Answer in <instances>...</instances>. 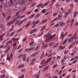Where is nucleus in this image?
<instances>
[{
    "label": "nucleus",
    "mask_w": 78,
    "mask_h": 78,
    "mask_svg": "<svg viewBox=\"0 0 78 78\" xmlns=\"http://www.w3.org/2000/svg\"><path fill=\"white\" fill-rule=\"evenodd\" d=\"M13 55L12 53L10 54V55H9V53H8L7 54V57L6 59L7 61H11L12 59V56Z\"/></svg>",
    "instance_id": "obj_1"
},
{
    "label": "nucleus",
    "mask_w": 78,
    "mask_h": 78,
    "mask_svg": "<svg viewBox=\"0 0 78 78\" xmlns=\"http://www.w3.org/2000/svg\"><path fill=\"white\" fill-rule=\"evenodd\" d=\"M49 3V1H48L46 2L43 5H42V3L40 4L39 5H38L37 6V8H39L40 6H41V8H42L44 7V6H47L48 5Z\"/></svg>",
    "instance_id": "obj_2"
},
{
    "label": "nucleus",
    "mask_w": 78,
    "mask_h": 78,
    "mask_svg": "<svg viewBox=\"0 0 78 78\" xmlns=\"http://www.w3.org/2000/svg\"><path fill=\"white\" fill-rule=\"evenodd\" d=\"M44 38H46V40L47 42H49L51 41V38L50 37V35L49 34L48 35H45Z\"/></svg>",
    "instance_id": "obj_3"
},
{
    "label": "nucleus",
    "mask_w": 78,
    "mask_h": 78,
    "mask_svg": "<svg viewBox=\"0 0 78 78\" xmlns=\"http://www.w3.org/2000/svg\"><path fill=\"white\" fill-rule=\"evenodd\" d=\"M67 32H66L65 34H64V33L62 32L61 33L60 35L61 39H62L64 38V37H66V35H67Z\"/></svg>",
    "instance_id": "obj_4"
},
{
    "label": "nucleus",
    "mask_w": 78,
    "mask_h": 78,
    "mask_svg": "<svg viewBox=\"0 0 78 78\" xmlns=\"http://www.w3.org/2000/svg\"><path fill=\"white\" fill-rule=\"evenodd\" d=\"M45 60H43L41 62V65H43V66H45L47 65V62H45Z\"/></svg>",
    "instance_id": "obj_5"
},
{
    "label": "nucleus",
    "mask_w": 78,
    "mask_h": 78,
    "mask_svg": "<svg viewBox=\"0 0 78 78\" xmlns=\"http://www.w3.org/2000/svg\"><path fill=\"white\" fill-rule=\"evenodd\" d=\"M18 3L20 4H21V5H25V0H18Z\"/></svg>",
    "instance_id": "obj_6"
},
{
    "label": "nucleus",
    "mask_w": 78,
    "mask_h": 78,
    "mask_svg": "<svg viewBox=\"0 0 78 78\" xmlns=\"http://www.w3.org/2000/svg\"><path fill=\"white\" fill-rule=\"evenodd\" d=\"M12 43V40H10V41H8L6 43V45L3 48H6V47H8V46H8V44H10V43Z\"/></svg>",
    "instance_id": "obj_7"
},
{
    "label": "nucleus",
    "mask_w": 78,
    "mask_h": 78,
    "mask_svg": "<svg viewBox=\"0 0 78 78\" xmlns=\"http://www.w3.org/2000/svg\"><path fill=\"white\" fill-rule=\"evenodd\" d=\"M5 35V33H3L1 34L0 36V41H2L3 40V37H4Z\"/></svg>",
    "instance_id": "obj_8"
},
{
    "label": "nucleus",
    "mask_w": 78,
    "mask_h": 78,
    "mask_svg": "<svg viewBox=\"0 0 78 78\" xmlns=\"http://www.w3.org/2000/svg\"><path fill=\"white\" fill-rule=\"evenodd\" d=\"M39 75L38 74H34L32 76V78H39Z\"/></svg>",
    "instance_id": "obj_9"
},
{
    "label": "nucleus",
    "mask_w": 78,
    "mask_h": 78,
    "mask_svg": "<svg viewBox=\"0 0 78 78\" xmlns=\"http://www.w3.org/2000/svg\"><path fill=\"white\" fill-rule=\"evenodd\" d=\"M65 25H66L65 23H64L63 22H62L60 23V27H64Z\"/></svg>",
    "instance_id": "obj_10"
},
{
    "label": "nucleus",
    "mask_w": 78,
    "mask_h": 78,
    "mask_svg": "<svg viewBox=\"0 0 78 78\" xmlns=\"http://www.w3.org/2000/svg\"><path fill=\"white\" fill-rule=\"evenodd\" d=\"M22 59L23 61H25L26 59H27V58H26V56H25V55H23L22 58Z\"/></svg>",
    "instance_id": "obj_11"
},
{
    "label": "nucleus",
    "mask_w": 78,
    "mask_h": 78,
    "mask_svg": "<svg viewBox=\"0 0 78 78\" xmlns=\"http://www.w3.org/2000/svg\"><path fill=\"white\" fill-rule=\"evenodd\" d=\"M40 22V21L39 20L37 21H34L31 24L32 25H33L34 23H35V24H36V25H37V24L39 23Z\"/></svg>",
    "instance_id": "obj_12"
},
{
    "label": "nucleus",
    "mask_w": 78,
    "mask_h": 78,
    "mask_svg": "<svg viewBox=\"0 0 78 78\" xmlns=\"http://www.w3.org/2000/svg\"><path fill=\"white\" fill-rule=\"evenodd\" d=\"M20 20H18L15 23L16 25H18V26H20L21 25H20Z\"/></svg>",
    "instance_id": "obj_13"
},
{
    "label": "nucleus",
    "mask_w": 78,
    "mask_h": 78,
    "mask_svg": "<svg viewBox=\"0 0 78 78\" xmlns=\"http://www.w3.org/2000/svg\"><path fill=\"white\" fill-rule=\"evenodd\" d=\"M31 24V22L29 21V22L27 23L25 26V28H27V27H28L30 25V24Z\"/></svg>",
    "instance_id": "obj_14"
},
{
    "label": "nucleus",
    "mask_w": 78,
    "mask_h": 78,
    "mask_svg": "<svg viewBox=\"0 0 78 78\" xmlns=\"http://www.w3.org/2000/svg\"><path fill=\"white\" fill-rule=\"evenodd\" d=\"M27 19H25L21 21L20 23V25H22V23H24V22H26V21H27Z\"/></svg>",
    "instance_id": "obj_15"
},
{
    "label": "nucleus",
    "mask_w": 78,
    "mask_h": 78,
    "mask_svg": "<svg viewBox=\"0 0 78 78\" xmlns=\"http://www.w3.org/2000/svg\"><path fill=\"white\" fill-rule=\"evenodd\" d=\"M37 31V29H33L30 31V34H32V33H34V32H36Z\"/></svg>",
    "instance_id": "obj_16"
},
{
    "label": "nucleus",
    "mask_w": 78,
    "mask_h": 78,
    "mask_svg": "<svg viewBox=\"0 0 78 78\" xmlns=\"http://www.w3.org/2000/svg\"><path fill=\"white\" fill-rule=\"evenodd\" d=\"M35 44H36L34 43V42H32L29 44V45H30V47H31L32 46H34Z\"/></svg>",
    "instance_id": "obj_17"
},
{
    "label": "nucleus",
    "mask_w": 78,
    "mask_h": 78,
    "mask_svg": "<svg viewBox=\"0 0 78 78\" xmlns=\"http://www.w3.org/2000/svg\"><path fill=\"white\" fill-rule=\"evenodd\" d=\"M72 9H69L68 10V12L69 14H71L72 13Z\"/></svg>",
    "instance_id": "obj_18"
},
{
    "label": "nucleus",
    "mask_w": 78,
    "mask_h": 78,
    "mask_svg": "<svg viewBox=\"0 0 78 78\" xmlns=\"http://www.w3.org/2000/svg\"><path fill=\"white\" fill-rule=\"evenodd\" d=\"M51 59H52V58L51 57V58H49L46 61V62L47 63H48L51 60Z\"/></svg>",
    "instance_id": "obj_19"
},
{
    "label": "nucleus",
    "mask_w": 78,
    "mask_h": 78,
    "mask_svg": "<svg viewBox=\"0 0 78 78\" xmlns=\"http://www.w3.org/2000/svg\"><path fill=\"white\" fill-rule=\"evenodd\" d=\"M9 49H10V46H8L7 48L6 49L5 51V53H7L8 52V51L9 50Z\"/></svg>",
    "instance_id": "obj_20"
},
{
    "label": "nucleus",
    "mask_w": 78,
    "mask_h": 78,
    "mask_svg": "<svg viewBox=\"0 0 78 78\" xmlns=\"http://www.w3.org/2000/svg\"><path fill=\"white\" fill-rule=\"evenodd\" d=\"M49 67V66H47L45 68H44L42 72H45V71H46V70L48 69V68Z\"/></svg>",
    "instance_id": "obj_21"
},
{
    "label": "nucleus",
    "mask_w": 78,
    "mask_h": 78,
    "mask_svg": "<svg viewBox=\"0 0 78 78\" xmlns=\"http://www.w3.org/2000/svg\"><path fill=\"white\" fill-rule=\"evenodd\" d=\"M24 65H19L18 66L17 68V69H20V68H22V67H24Z\"/></svg>",
    "instance_id": "obj_22"
},
{
    "label": "nucleus",
    "mask_w": 78,
    "mask_h": 78,
    "mask_svg": "<svg viewBox=\"0 0 78 78\" xmlns=\"http://www.w3.org/2000/svg\"><path fill=\"white\" fill-rule=\"evenodd\" d=\"M77 39V37L76 36V34H75L73 35V37L72 38V39Z\"/></svg>",
    "instance_id": "obj_23"
},
{
    "label": "nucleus",
    "mask_w": 78,
    "mask_h": 78,
    "mask_svg": "<svg viewBox=\"0 0 78 78\" xmlns=\"http://www.w3.org/2000/svg\"><path fill=\"white\" fill-rule=\"evenodd\" d=\"M37 55V53H35L33 54H32L30 56V57H33Z\"/></svg>",
    "instance_id": "obj_24"
},
{
    "label": "nucleus",
    "mask_w": 78,
    "mask_h": 78,
    "mask_svg": "<svg viewBox=\"0 0 78 78\" xmlns=\"http://www.w3.org/2000/svg\"><path fill=\"white\" fill-rule=\"evenodd\" d=\"M54 44H55V43L54 42L50 43L49 44V47H52Z\"/></svg>",
    "instance_id": "obj_25"
},
{
    "label": "nucleus",
    "mask_w": 78,
    "mask_h": 78,
    "mask_svg": "<svg viewBox=\"0 0 78 78\" xmlns=\"http://www.w3.org/2000/svg\"><path fill=\"white\" fill-rule=\"evenodd\" d=\"M13 47L17 48V42H16V41L14 43H13Z\"/></svg>",
    "instance_id": "obj_26"
},
{
    "label": "nucleus",
    "mask_w": 78,
    "mask_h": 78,
    "mask_svg": "<svg viewBox=\"0 0 78 78\" xmlns=\"http://www.w3.org/2000/svg\"><path fill=\"white\" fill-rule=\"evenodd\" d=\"M12 23H13V22L11 21L10 22H9V23H7V26H10V25H12Z\"/></svg>",
    "instance_id": "obj_27"
},
{
    "label": "nucleus",
    "mask_w": 78,
    "mask_h": 78,
    "mask_svg": "<svg viewBox=\"0 0 78 78\" xmlns=\"http://www.w3.org/2000/svg\"><path fill=\"white\" fill-rule=\"evenodd\" d=\"M58 44H59V43H57V44H56L55 45H54L53 47V48H56V47H57V46H58Z\"/></svg>",
    "instance_id": "obj_28"
},
{
    "label": "nucleus",
    "mask_w": 78,
    "mask_h": 78,
    "mask_svg": "<svg viewBox=\"0 0 78 78\" xmlns=\"http://www.w3.org/2000/svg\"><path fill=\"white\" fill-rule=\"evenodd\" d=\"M73 22H74V19H73L71 23L70 27H72V26L73 24Z\"/></svg>",
    "instance_id": "obj_29"
},
{
    "label": "nucleus",
    "mask_w": 78,
    "mask_h": 78,
    "mask_svg": "<svg viewBox=\"0 0 78 78\" xmlns=\"http://www.w3.org/2000/svg\"><path fill=\"white\" fill-rule=\"evenodd\" d=\"M45 28H46V26H43L41 29L40 30L41 31H43L44 29Z\"/></svg>",
    "instance_id": "obj_30"
},
{
    "label": "nucleus",
    "mask_w": 78,
    "mask_h": 78,
    "mask_svg": "<svg viewBox=\"0 0 78 78\" xmlns=\"http://www.w3.org/2000/svg\"><path fill=\"white\" fill-rule=\"evenodd\" d=\"M68 40V38H66L65 40L63 42V45H64L65 44H66V43L67 42Z\"/></svg>",
    "instance_id": "obj_31"
},
{
    "label": "nucleus",
    "mask_w": 78,
    "mask_h": 78,
    "mask_svg": "<svg viewBox=\"0 0 78 78\" xmlns=\"http://www.w3.org/2000/svg\"><path fill=\"white\" fill-rule=\"evenodd\" d=\"M20 11H18L15 14V16H17V15H19V14H20Z\"/></svg>",
    "instance_id": "obj_32"
},
{
    "label": "nucleus",
    "mask_w": 78,
    "mask_h": 78,
    "mask_svg": "<svg viewBox=\"0 0 78 78\" xmlns=\"http://www.w3.org/2000/svg\"><path fill=\"white\" fill-rule=\"evenodd\" d=\"M62 15H59L58 16V19L59 20V19H61V18H62Z\"/></svg>",
    "instance_id": "obj_33"
},
{
    "label": "nucleus",
    "mask_w": 78,
    "mask_h": 78,
    "mask_svg": "<svg viewBox=\"0 0 78 78\" xmlns=\"http://www.w3.org/2000/svg\"><path fill=\"white\" fill-rule=\"evenodd\" d=\"M55 36H56V35L55 34L53 35H51V36H50V37H51V39H53V38H54L55 37Z\"/></svg>",
    "instance_id": "obj_34"
},
{
    "label": "nucleus",
    "mask_w": 78,
    "mask_h": 78,
    "mask_svg": "<svg viewBox=\"0 0 78 78\" xmlns=\"http://www.w3.org/2000/svg\"><path fill=\"white\" fill-rule=\"evenodd\" d=\"M44 52H43L42 54L41 55V57H40L41 59H42V58H43V57H44Z\"/></svg>",
    "instance_id": "obj_35"
},
{
    "label": "nucleus",
    "mask_w": 78,
    "mask_h": 78,
    "mask_svg": "<svg viewBox=\"0 0 78 78\" xmlns=\"http://www.w3.org/2000/svg\"><path fill=\"white\" fill-rule=\"evenodd\" d=\"M40 46V44L37 45L35 49V50H37L38 48H39Z\"/></svg>",
    "instance_id": "obj_36"
},
{
    "label": "nucleus",
    "mask_w": 78,
    "mask_h": 78,
    "mask_svg": "<svg viewBox=\"0 0 78 78\" xmlns=\"http://www.w3.org/2000/svg\"><path fill=\"white\" fill-rule=\"evenodd\" d=\"M26 8H27V7H24L23 8V9L21 10V11H23V12H24L25 10H26Z\"/></svg>",
    "instance_id": "obj_37"
},
{
    "label": "nucleus",
    "mask_w": 78,
    "mask_h": 78,
    "mask_svg": "<svg viewBox=\"0 0 78 78\" xmlns=\"http://www.w3.org/2000/svg\"><path fill=\"white\" fill-rule=\"evenodd\" d=\"M22 30H23V28H21L20 29H19L17 30V33H19L20 31H22Z\"/></svg>",
    "instance_id": "obj_38"
},
{
    "label": "nucleus",
    "mask_w": 78,
    "mask_h": 78,
    "mask_svg": "<svg viewBox=\"0 0 78 78\" xmlns=\"http://www.w3.org/2000/svg\"><path fill=\"white\" fill-rule=\"evenodd\" d=\"M15 31H13L10 34L9 36H12V35H13V34L15 33Z\"/></svg>",
    "instance_id": "obj_39"
},
{
    "label": "nucleus",
    "mask_w": 78,
    "mask_h": 78,
    "mask_svg": "<svg viewBox=\"0 0 78 78\" xmlns=\"http://www.w3.org/2000/svg\"><path fill=\"white\" fill-rule=\"evenodd\" d=\"M47 46H48V44H45L43 45V47H44V48H45L46 47H47Z\"/></svg>",
    "instance_id": "obj_40"
},
{
    "label": "nucleus",
    "mask_w": 78,
    "mask_h": 78,
    "mask_svg": "<svg viewBox=\"0 0 78 78\" xmlns=\"http://www.w3.org/2000/svg\"><path fill=\"white\" fill-rule=\"evenodd\" d=\"M34 16H35V15H34V14H33L29 18V19H32V18H33V17H34Z\"/></svg>",
    "instance_id": "obj_41"
},
{
    "label": "nucleus",
    "mask_w": 78,
    "mask_h": 78,
    "mask_svg": "<svg viewBox=\"0 0 78 78\" xmlns=\"http://www.w3.org/2000/svg\"><path fill=\"white\" fill-rule=\"evenodd\" d=\"M76 14H77V13H76V12H75L74 14V18H75L76 17Z\"/></svg>",
    "instance_id": "obj_42"
},
{
    "label": "nucleus",
    "mask_w": 78,
    "mask_h": 78,
    "mask_svg": "<svg viewBox=\"0 0 78 78\" xmlns=\"http://www.w3.org/2000/svg\"><path fill=\"white\" fill-rule=\"evenodd\" d=\"M72 38H70L69 39V40H68V43H70V42H71V41H72Z\"/></svg>",
    "instance_id": "obj_43"
},
{
    "label": "nucleus",
    "mask_w": 78,
    "mask_h": 78,
    "mask_svg": "<svg viewBox=\"0 0 78 78\" xmlns=\"http://www.w3.org/2000/svg\"><path fill=\"white\" fill-rule=\"evenodd\" d=\"M61 50H62V46H59L58 49V50H59V51H60Z\"/></svg>",
    "instance_id": "obj_44"
},
{
    "label": "nucleus",
    "mask_w": 78,
    "mask_h": 78,
    "mask_svg": "<svg viewBox=\"0 0 78 78\" xmlns=\"http://www.w3.org/2000/svg\"><path fill=\"white\" fill-rule=\"evenodd\" d=\"M23 56V55L22 54H20L18 56V58H22V57Z\"/></svg>",
    "instance_id": "obj_45"
},
{
    "label": "nucleus",
    "mask_w": 78,
    "mask_h": 78,
    "mask_svg": "<svg viewBox=\"0 0 78 78\" xmlns=\"http://www.w3.org/2000/svg\"><path fill=\"white\" fill-rule=\"evenodd\" d=\"M21 71L23 72H25L27 71V70H26L25 69H23L21 70Z\"/></svg>",
    "instance_id": "obj_46"
},
{
    "label": "nucleus",
    "mask_w": 78,
    "mask_h": 78,
    "mask_svg": "<svg viewBox=\"0 0 78 78\" xmlns=\"http://www.w3.org/2000/svg\"><path fill=\"white\" fill-rule=\"evenodd\" d=\"M46 11H45V9H43L42 10V13H45Z\"/></svg>",
    "instance_id": "obj_47"
},
{
    "label": "nucleus",
    "mask_w": 78,
    "mask_h": 78,
    "mask_svg": "<svg viewBox=\"0 0 78 78\" xmlns=\"http://www.w3.org/2000/svg\"><path fill=\"white\" fill-rule=\"evenodd\" d=\"M25 17V15H22L20 16V19H22V18H23L24 17Z\"/></svg>",
    "instance_id": "obj_48"
},
{
    "label": "nucleus",
    "mask_w": 78,
    "mask_h": 78,
    "mask_svg": "<svg viewBox=\"0 0 78 78\" xmlns=\"http://www.w3.org/2000/svg\"><path fill=\"white\" fill-rule=\"evenodd\" d=\"M56 20H57V19L55 18L53 20H52L51 21V22H55V21H56Z\"/></svg>",
    "instance_id": "obj_49"
},
{
    "label": "nucleus",
    "mask_w": 78,
    "mask_h": 78,
    "mask_svg": "<svg viewBox=\"0 0 78 78\" xmlns=\"http://www.w3.org/2000/svg\"><path fill=\"white\" fill-rule=\"evenodd\" d=\"M73 47V44H71L69 47V49H70Z\"/></svg>",
    "instance_id": "obj_50"
},
{
    "label": "nucleus",
    "mask_w": 78,
    "mask_h": 78,
    "mask_svg": "<svg viewBox=\"0 0 78 78\" xmlns=\"http://www.w3.org/2000/svg\"><path fill=\"white\" fill-rule=\"evenodd\" d=\"M18 78H24V75H22L21 76L19 77Z\"/></svg>",
    "instance_id": "obj_51"
},
{
    "label": "nucleus",
    "mask_w": 78,
    "mask_h": 78,
    "mask_svg": "<svg viewBox=\"0 0 78 78\" xmlns=\"http://www.w3.org/2000/svg\"><path fill=\"white\" fill-rule=\"evenodd\" d=\"M47 22V20H44L42 21V23H45V22Z\"/></svg>",
    "instance_id": "obj_52"
},
{
    "label": "nucleus",
    "mask_w": 78,
    "mask_h": 78,
    "mask_svg": "<svg viewBox=\"0 0 78 78\" xmlns=\"http://www.w3.org/2000/svg\"><path fill=\"white\" fill-rule=\"evenodd\" d=\"M29 49V51H31V50H33L34 49V47L31 48Z\"/></svg>",
    "instance_id": "obj_53"
},
{
    "label": "nucleus",
    "mask_w": 78,
    "mask_h": 78,
    "mask_svg": "<svg viewBox=\"0 0 78 78\" xmlns=\"http://www.w3.org/2000/svg\"><path fill=\"white\" fill-rule=\"evenodd\" d=\"M25 50L27 52H29V51H30V50H29V49L28 48L26 49H25Z\"/></svg>",
    "instance_id": "obj_54"
},
{
    "label": "nucleus",
    "mask_w": 78,
    "mask_h": 78,
    "mask_svg": "<svg viewBox=\"0 0 78 78\" xmlns=\"http://www.w3.org/2000/svg\"><path fill=\"white\" fill-rule=\"evenodd\" d=\"M44 32L41 33L40 34H39L37 36L38 37H40V36H41L43 34Z\"/></svg>",
    "instance_id": "obj_55"
},
{
    "label": "nucleus",
    "mask_w": 78,
    "mask_h": 78,
    "mask_svg": "<svg viewBox=\"0 0 78 78\" xmlns=\"http://www.w3.org/2000/svg\"><path fill=\"white\" fill-rule=\"evenodd\" d=\"M57 66L58 65H55L54 66H52V68L53 69H54V68H55V67H57Z\"/></svg>",
    "instance_id": "obj_56"
},
{
    "label": "nucleus",
    "mask_w": 78,
    "mask_h": 78,
    "mask_svg": "<svg viewBox=\"0 0 78 78\" xmlns=\"http://www.w3.org/2000/svg\"><path fill=\"white\" fill-rule=\"evenodd\" d=\"M59 24L58 23L55 26H54V27H58L59 26Z\"/></svg>",
    "instance_id": "obj_57"
},
{
    "label": "nucleus",
    "mask_w": 78,
    "mask_h": 78,
    "mask_svg": "<svg viewBox=\"0 0 78 78\" xmlns=\"http://www.w3.org/2000/svg\"><path fill=\"white\" fill-rule=\"evenodd\" d=\"M52 55H53V54L52 53L48 55V57H50Z\"/></svg>",
    "instance_id": "obj_58"
},
{
    "label": "nucleus",
    "mask_w": 78,
    "mask_h": 78,
    "mask_svg": "<svg viewBox=\"0 0 78 78\" xmlns=\"http://www.w3.org/2000/svg\"><path fill=\"white\" fill-rule=\"evenodd\" d=\"M60 58H61V56H58L57 58H56V60H58V59H60Z\"/></svg>",
    "instance_id": "obj_59"
},
{
    "label": "nucleus",
    "mask_w": 78,
    "mask_h": 78,
    "mask_svg": "<svg viewBox=\"0 0 78 78\" xmlns=\"http://www.w3.org/2000/svg\"><path fill=\"white\" fill-rule=\"evenodd\" d=\"M5 76V74H4L3 75H2L0 76V77L2 78H4Z\"/></svg>",
    "instance_id": "obj_60"
},
{
    "label": "nucleus",
    "mask_w": 78,
    "mask_h": 78,
    "mask_svg": "<svg viewBox=\"0 0 78 78\" xmlns=\"http://www.w3.org/2000/svg\"><path fill=\"white\" fill-rule=\"evenodd\" d=\"M41 16L40 14H38L36 15V17L37 18V17H39V16Z\"/></svg>",
    "instance_id": "obj_61"
},
{
    "label": "nucleus",
    "mask_w": 78,
    "mask_h": 78,
    "mask_svg": "<svg viewBox=\"0 0 78 78\" xmlns=\"http://www.w3.org/2000/svg\"><path fill=\"white\" fill-rule=\"evenodd\" d=\"M57 14H58V13H54L53 14V16H56V15H57Z\"/></svg>",
    "instance_id": "obj_62"
},
{
    "label": "nucleus",
    "mask_w": 78,
    "mask_h": 78,
    "mask_svg": "<svg viewBox=\"0 0 78 78\" xmlns=\"http://www.w3.org/2000/svg\"><path fill=\"white\" fill-rule=\"evenodd\" d=\"M68 51H65L64 52V54H67V53H68Z\"/></svg>",
    "instance_id": "obj_63"
},
{
    "label": "nucleus",
    "mask_w": 78,
    "mask_h": 78,
    "mask_svg": "<svg viewBox=\"0 0 78 78\" xmlns=\"http://www.w3.org/2000/svg\"><path fill=\"white\" fill-rule=\"evenodd\" d=\"M55 6H57V7H58V6H59V4L58 3H57L55 5Z\"/></svg>",
    "instance_id": "obj_64"
}]
</instances>
